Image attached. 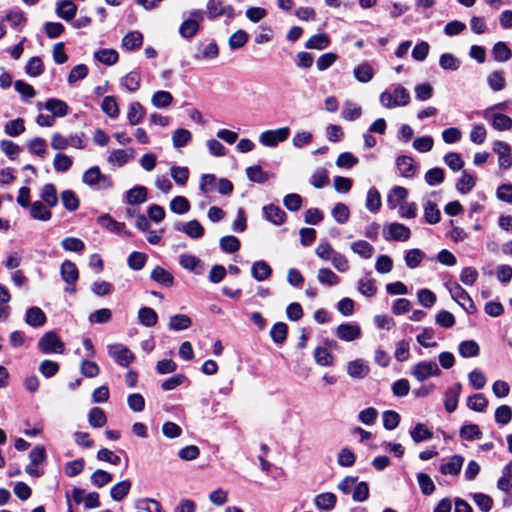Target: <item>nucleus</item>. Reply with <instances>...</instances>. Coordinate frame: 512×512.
<instances>
[{
    "label": "nucleus",
    "instance_id": "35",
    "mask_svg": "<svg viewBox=\"0 0 512 512\" xmlns=\"http://www.w3.org/2000/svg\"><path fill=\"white\" fill-rule=\"evenodd\" d=\"M362 115V108L358 104L346 101L343 105L341 116L347 121H354Z\"/></svg>",
    "mask_w": 512,
    "mask_h": 512
},
{
    "label": "nucleus",
    "instance_id": "15",
    "mask_svg": "<svg viewBox=\"0 0 512 512\" xmlns=\"http://www.w3.org/2000/svg\"><path fill=\"white\" fill-rule=\"evenodd\" d=\"M408 196V190L402 186H394L387 195V205L390 209H395L404 203Z\"/></svg>",
    "mask_w": 512,
    "mask_h": 512
},
{
    "label": "nucleus",
    "instance_id": "5",
    "mask_svg": "<svg viewBox=\"0 0 512 512\" xmlns=\"http://www.w3.org/2000/svg\"><path fill=\"white\" fill-rule=\"evenodd\" d=\"M411 374L418 381L423 382L432 376L440 375L441 370L435 361H421L413 366Z\"/></svg>",
    "mask_w": 512,
    "mask_h": 512
},
{
    "label": "nucleus",
    "instance_id": "27",
    "mask_svg": "<svg viewBox=\"0 0 512 512\" xmlns=\"http://www.w3.org/2000/svg\"><path fill=\"white\" fill-rule=\"evenodd\" d=\"M179 263L182 268L193 271L196 274L202 273V262L201 260L192 254H181L179 256Z\"/></svg>",
    "mask_w": 512,
    "mask_h": 512
},
{
    "label": "nucleus",
    "instance_id": "34",
    "mask_svg": "<svg viewBox=\"0 0 512 512\" xmlns=\"http://www.w3.org/2000/svg\"><path fill=\"white\" fill-rule=\"evenodd\" d=\"M42 202L46 203L49 207H55L58 204L57 190L54 184H45L40 194Z\"/></svg>",
    "mask_w": 512,
    "mask_h": 512
},
{
    "label": "nucleus",
    "instance_id": "64",
    "mask_svg": "<svg viewBox=\"0 0 512 512\" xmlns=\"http://www.w3.org/2000/svg\"><path fill=\"white\" fill-rule=\"evenodd\" d=\"M444 163L454 172L464 167V161L459 153L449 152L443 158Z\"/></svg>",
    "mask_w": 512,
    "mask_h": 512
},
{
    "label": "nucleus",
    "instance_id": "25",
    "mask_svg": "<svg viewBox=\"0 0 512 512\" xmlns=\"http://www.w3.org/2000/svg\"><path fill=\"white\" fill-rule=\"evenodd\" d=\"M251 274L255 280L264 281L271 276L272 269L266 261L259 260L252 264Z\"/></svg>",
    "mask_w": 512,
    "mask_h": 512
},
{
    "label": "nucleus",
    "instance_id": "11",
    "mask_svg": "<svg viewBox=\"0 0 512 512\" xmlns=\"http://www.w3.org/2000/svg\"><path fill=\"white\" fill-rule=\"evenodd\" d=\"M175 230L185 233L192 239H199L204 235V228L198 220H191L186 223L177 222L174 225Z\"/></svg>",
    "mask_w": 512,
    "mask_h": 512
},
{
    "label": "nucleus",
    "instance_id": "46",
    "mask_svg": "<svg viewBox=\"0 0 512 512\" xmlns=\"http://www.w3.org/2000/svg\"><path fill=\"white\" fill-rule=\"evenodd\" d=\"M493 57L498 62H506L511 59L512 52L505 42H497L492 49Z\"/></svg>",
    "mask_w": 512,
    "mask_h": 512
},
{
    "label": "nucleus",
    "instance_id": "53",
    "mask_svg": "<svg viewBox=\"0 0 512 512\" xmlns=\"http://www.w3.org/2000/svg\"><path fill=\"white\" fill-rule=\"evenodd\" d=\"M27 149L29 153L43 158L46 155L47 144L43 138L35 137L27 143Z\"/></svg>",
    "mask_w": 512,
    "mask_h": 512
},
{
    "label": "nucleus",
    "instance_id": "44",
    "mask_svg": "<svg viewBox=\"0 0 512 512\" xmlns=\"http://www.w3.org/2000/svg\"><path fill=\"white\" fill-rule=\"evenodd\" d=\"M151 102L156 108L163 109L172 104L173 96L168 91H157L152 95Z\"/></svg>",
    "mask_w": 512,
    "mask_h": 512
},
{
    "label": "nucleus",
    "instance_id": "19",
    "mask_svg": "<svg viewBox=\"0 0 512 512\" xmlns=\"http://www.w3.org/2000/svg\"><path fill=\"white\" fill-rule=\"evenodd\" d=\"M60 274L63 279V281L68 285H74L78 278H79V272L75 265L70 260H65L60 267Z\"/></svg>",
    "mask_w": 512,
    "mask_h": 512
},
{
    "label": "nucleus",
    "instance_id": "49",
    "mask_svg": "<svg viewBox=\"0 0 512 512\" xmlns=\"http://www.w3.org/2000/svg\"><path fill=\"white\" fill-rule=\"evenodd\" d=\"M475 183L476 181L474 176L467 171H463L456 184V188L460 193L467 194L473 189Z\"/></svg>",
    "mask_w": 512,
    "mask_h": 512
},
{
    "label": "nucleus",
    "instance_id": "48",
    "mask_svg": "<svg viewBox=\"0 0 512 512\" xmlns=\"http://www.w3.org/2000/svg\"><path fill=\"white\" fill-rule=\"evenodd\" d=\"M141 82V75L137 71H131L121 79V84L129 92H135L139 89Z\"/></svg>",
    "mask_w": 512,
    "mask_h": 512
},
{
    "label": "nucleus",
    "instance_id": "7",
    "mask_svg": "<svg viewBox=\"0 0 512 512\" xmlns=\"http://www.w3.org/2000/svg\"><path fill=\"white\" fill-rule=\"evenodd\" d=\"M482 116L495 130L506 131L512 128L511 117L502 113H495L493 112V108L485 109Z\"/></svg>",
    "mask_w": 512,
    "mask_h": 512
},
{
    "label": "nucleus",
    "instance_id": "23",
    "mask_svg": "<svg viewBox=\"0 0 512 512\" xmlns=\"http://www.w3.org/2000/svg\"><path fill=\"white\" fill-rule=\"evenodd\" d=\"M97 223L100 226L109 230L110 232L117 234L124 232L128 236L130 235V233L125 231V224L123 222H118L114 220L109 214H105L98 217Z\"/></svg>",
    "mask_w": 512,
    "mask_h": 512
},
{
    "label": "nucleus",
    "instance_id": "10",
    "mask_svg": "<svg viewBox=\"0 0 512 512\" xmlns=\"http://www.w3.org/2000/svg\"><path fill=\"white\" fill-rule=\"evenodd\" d=\"M207 11L210 19L219 16H226L227 18L234 17V8L231 5H226L221 0H208Z\"/></svg>",
    "mask_w": 512,
    "mask_h": 512
},
{
    "label": "nucleus",
    "instance_id": "58",
    "mask_svg": "<svg viewBox=\"0 0 512 512\" xmlns=\"http://www.w3.org/2000/svg\"><path fill=\"white\" fill-rule=\"evenodd\" d=\"M317 279L319 283L328 286L337 285L340 281L339 277L329 268L319 269Z\"/></svg>",
    "mask_w": 512,
    "mask_h": 512
},
{
    "label": "nucleus",
    "instance_id": "36",
    "mask_svg": "<svg viewBox=\"0 0 512 512\" xmlns=\"http://www.w3.org/2000/svg\"><path fill=\"white\" fill-rule=\"evenodd\" d=\"M354 77L362 83L370 82L374 77V70L368 63H362L354 68Z\"/></svg>",
    "mask_w": 512,
    "mask_h": 512
},
{
    "label": "nucleus",
    "instance_id": "59",
    "mask_svg": "<svg viewBox=\"0 0 512 512\" xmlns=\"http://www.w3.org/2000/svg\"><path fill=\"white\" fill-rule=\"evenodd\" d=\"M460 437L467 441H473L482 437V432L476 424H466L460 429Z\"/></svg>",
    "mask_w": 512,
    "mask_h": 512
},
{
    "label": "nucleus",
    "instance_id": "33",
    "mask_svg": "<svg viewBox=\"0 0 512 512\" xmlns=\"http://www.w3.org/2000/svg\"><path fill=\"white\" fill-rule=\"evenodd\" d=\"M45 108L50 111L54 117H64L68 113L67 103L60 99H48L45 103Z\"/></svg>",
    "mask_w": 512,
    "mask_h": 512
},
{
    "label": "nucleus",
    "instance_id": "63",
    "mask_svg": "<svg viewBox=\"0 0 512 512\" xmlns=\"http://www.w3.org/2000/svg\"><path fill=\"white\" fill-rule=\"evenodd\" d=\"M332 216L337 223L345 224L350 217L348 206L341 202L337 203L332 209Z\"/></svg>",
    "mask_w": 512,
    "mask_h": 512
},
{
    "label": "nucleus",
    "instance_id": "39",
    "mask_svg": "<svg viewBox=\"0 0 512 512\" xmlns=\"http://www.w3.org/2000/svg\"><path fill=\"white\" fill-rule=\"evenodd\" d=\"M143 42V35L139 31H131L122 39V47L126 50L139 48Z\"/></svg>",
    "mask_w": 512,
    "mask_h": 512
},
{
    "label": "nucleus",
    "instance_id": "24",
    "mask_svg": "<svg viewBox=\"0 0 512 512\" xmlns=\"http://www.w3.org/2000/svg\"><path fill=\"white\" fill-rule=\"evenodd\" d=\"M464 463V458L461 455H453L449 461L440 465L439 470L444 475H458Z\"/></svg>",
    "mask_w": 512,
    "mask_h": 512
},
{
    "label": "nucleus",
    "instance_id": "14",
    "mask_svg": "<svg viewBox=\"0 0 512 512\" xmlns=\"http://www.w3.org/2000/svg\"><path fill=\"white\" fill-rule=\"evenodd\" d=\"M447 287L449 289L451 297L456 302H458L461 305V303L466 301V302L470 303V308L471 309H469V310L470 311H476V307H475V305L473 303V300L471 299L470 295L458 283H456V282L448 283Z\"/></svg>",
    "mask_w": 512,
    "mask_h": 512
},
{
    "label": "nucleus",
    "instance_id": "31",
    "mask_svg": "<svg viewBox=\"0 0 512 512\" xmlns=\"http://www.w3.org/2000/svg\"><path fill=\"white\" fill-rule=\"evenodd\" d=\"M30 215L35 220L48 221L52 217L51 211L42 201H35L30 205Z\"/></svg>",
    "mask_w": 512,
    "mask_h": 512
},
{
    "label": "nucleus",
    "instance_id": "47",
    "mask_svg": "<svg viewBox=\"0 0 512 512\" xmlns=\"http://www.w3.org/2000/svg\"><path fill=\"white\" fill-rule=\"evenodd\" d=\"M192 139V134L189 130L179 128L173 132L172 142L176 149L182 148L188 144Z\"/></svg>",
    "mask_w": 512,
    "mask_h": 512
},
{
    "label": "nucleus",
    "instance_id": "61",
    "mask_svg": "<svg viewBox=\"0 0 512 512\" xmlns=\"http://www.w3.org/2000/svg\"><path fill=\"white\" fill-rule=\"evenodd\" d=\"M218 181L214 174H203L200 179L199 189L203 194H208L217 189Z\"/></svg>",
    "mask_w": 512,
    "mask_h": 512
},
{
    "label": "nucleus",
    "instance_id": "28",
    "mask_svg": "<svg viewBox=\"0 0 512 512\" xmlns=\"http://www.w3.org/2000/svg\"><path fill=\"white\" fill-rule=\"evenodd\" d=\"M151 279H153L158 284L170 287L174 283L173 275L166 269L161 266H156L150 274Z\"/></svg>",
    "mask_w": 512,
    "mask_h": 512
},
{
    "label": "nucleus",
    "instance_id": "12",
    "mask_svg": "<svg viewBox=\"0 0 512 512\" xmlns=\"http://www.w3.org/2000/svg\"><path fill=\"white\" fill-rule=\"evenodd\" d=\"M462 391V384L455 383L449 387L444 394V406L448 413H452L457 409L458 400Z\"/></svg>",
    "mask_w": 512,
    "mask_h": 512
},
{
    "label": "nucleus",
    "instance_id": "4",
    "mask_svg": "<svg viewBox=\"0 0 512 512\" xmlns=\"http://www.w3.org/2000/svg\"><path fill=\"white\" fill-rule=\"evenodd\" d=\"M290 135L288 127H281L275 130H266L259 136V142L265 147H276L279 143L284 142Z\"/></svg>",
    "mask_w": 512,
    "mask_h": 512
},
{
    "label": "nucleus",
    "instance_id": "56",
    "mask_svg": "<svg viewBox=\"0 0 512 512\" xmlns=\"http://www.w3.org/2000/svg\"><path fill=\"white\" fill-rule=\"evenodd\" d=\"M219 55V49L216 43L212 42L203 48H199L198 52L194 54V59H215Z\"/></svg>",
    "mask_w": 512,
    "mask_h": 512
},
{
    "label": "nucleus",
    "instance_id": "50",
    "mask_svg": "<svg viewBox=\"0 0 512 512\" xmlns=\"http://www.w3.org/2000/svg\"><path fill=\"white\" fill-rule=\"evenodd\" d=\"M88 422L94 428H101L107 422L104 411L99 407H94L89 411Z\"/></svg>",
    "mask_w": 512,
    "mask_h": 512
},
{
    "label": "nucleus",
    "instance_id": "16",
    "mask_svg": "<svg viewBox=\"0 0 512 512\" xmlns=\"http://www.w3.org/2000/svg\"><path fill=\"white\" fill-rule=\"evenodd\" d=\"M337 497L332 492L318 494L314 498V505L320 511H331L335 508Z\"/></svg>",
    "mask_w": 512,
    "mask_h": 512
},
{
    "label": "nucleus",
    "instance_id": "17",
    "mask_svg": "<svg viewBox=\"0 0 512 512\" xmlns=\"http://www.w3.org/2000/svg\"><path fill=\"white\" fill-rule=\"evenodd\" d=\"M264 218L274 225H281L286 220V213L279 207L269 204L263 207Z\"/></svg>",
    "mask_w": 512,
    "mask_h": 512
},
{
    "label": "nucleus",
    "instance_id": "57",
    "mask_svg": "<svg viewBox=\"0 0 512 512\" xmlns=\"http://www.w3.org/2000/svg\"><path fill=\"white\" fill-rule=\"evenodd\" d=\"M102 111L110 118L115 119L119 116V107L113 96H106L101 104Z\"/></svg>",
    "mask_w": 512,
    "mask_h": 512
},
{
    "label": "nucleus",
    "instance_id": "40",
    "mask_svg": "<svg viewBox=\"0 0 512 512\" xmlns=\"http://www.w3.org/2000/svg\"><path fill=\"white\" fill-rule=\"evenodd\" d=\"M131 485L132 484L130 480H123L115 484L110 490L112 499L115 501L123 500L129 493Z\"/></svg>",
    "mask_w": 512,
    "mask_h": 512
},
{
    "label": "nucleus",
    "instance_id": "43",
    "mask_svg": "<svg viewBox=\"0 0 512 512\" xmlns=\"http://www.w3.org/2000/svg\"><path fill=\"white\" fill-rule=\"evenodd\" d=\"M410 436L414 442L419 443L430 440L433 437V433L424 424L417 423L414 428L410 430Z\"/></svg>",
    "mask_w": 512,
    "mask_h": 512
},
{
    "label": "nucleus",
    "instance_id": "52",
    "mask_svg": "<svg viewBox=\"0 0 512 512\" xmlns=\"http://www.w3.org/2000/svg\"><path fill=\"white\" fill-rule=\"evenodd\" d=\"M424 258V253L417 248L410 249L405 253L404 261L408 268H417Z\"/></svg>",
    "mask_w": 512,
    "mask_h": 512
},
{
    "label": "nucleus",
    "instance_id": "21",
    "mask_svg": "<svg viewBox=\"0 0 512 512\" xmlns=\"http://www.w3.org/2000/svg\"><path fill=\"white\" fill-rule=\"evenodd\" d=\"M77 13V6L70 0H59L56 3V14L65 21H71Z\"/></svg>",
    "mask_w": 512,
    "mask_h": 512
},
{
    "label": "nucleus",
    "instance_id": "45",
    "mask_svg": "<svg viewBox=\"0 0 512 512\" xmlns=\"http://www.w3.org/2000/svg\"><path fill=\"white\" fill-rule=\"evenodd\" d=\"M191 326V319L185 314H176L170 317L168 327L170 330L181 331Z\"/></svg>",
    "mask_w": 512,
    "mask_h": 512
},
{
    "label": "nucleus",
    "instance_id": "32",
    "mask_svg": "<svg viewBox=\"0 0 512 512\" xmlns=\"http://www.w3.org/2000/svg\"><path fill=\"white\" fill-rule=\"evenodd\" d=\"M382 205L381 195L377 188L371 187L366 196L365 207L372 213L379 212Z\"/></svg>",
    "mask_w": 512,
    "mask_h": 512
},
{
    "label": "nucleus",
    "instance_id": "60",
    "mask_svg": "<svg viewBox=\"0 0 512 512\" xmlns=\"http://www.w3.org/2000/svg\"><path fill=\"white\" fill-rule=\"evenodd\" d=\"M458 351L464 358L475 357L479 354V345L474 340H466L459 344Z\"/></svg>",
    "mask_w": 512,
    "mask_h": 512
},
{
    "label": "nucleus",
    "instance_id": "1",
    "mask_svg": "<svg viewBox=\"0 0 512 512\" xmlns=\"http://www.w3.org/2000/svg\"><path fill=\"white\" fill-rule=\"evenodd\" d=\"M380 103L388 109L406 106L410 103V94L405 87L396 84L390 90H385L381 93Z\"/></svg>",
    "mask_w": 512,
    "mask_h": 512
},
{
    "label": "nucleus",
    "instance_id": "54",
    "mask_svg": "<svg viewBox=\"0 0 512 512\" xmlns=\"http://www.w3.org/2000/svg\"><path fill=\"white\" fill-rule=\"evenodd\" d=\"M487 406H488V400L481 393H477L472 396H469L467 399V407L473 411L483 412Z\"/></svg>",
    "mask_w": 512,
    "mask_h": 512
},
{
    "label": "nucleus",
    "instance_id": "26",
    "mask_svg": "<svg viewBox=\"0 0 512 512\" xmlns=\"http://www.w3.org/2000/svg\"><path fill=\"white\" fill-rule=\"evenodd\" d=\"M424 218L429 224H437L441 220V212L435 202L426 199L423 202Z\"/></svg>",
    "mask_w": 512,
    "mask_h": 512
},
{
    "label": "nucleus",
    "instance_id": "42",
    "mask_svg": "<svg viewBox=\"0 0 512 512\" xmlns=\"http://www.w3.org/2000/svg\"><path fill=\"white\" fill-rule=\"evenodd\" d=\"M138 318L142 325L145 327H153L156 325L158 316L157 313L150 307H142L138 311Z\"/></svg>",
    "mask_w": 512,
    "mask_h": 512
},
{
    "label": "nucleus",
    "instance_id": "51",
    "mask_svg": "<svg viewBox=\"0 0 512 512\" xmlns=\"http://www.w3.org/2000/svg\"><path fill=\"white\" fill-rule=\"evenodd\" d=\"M330 44L329 37L326 34H315L311 36L305 44L307 49L323 50Z\"/></svg>",
    "mask_w": 512,
    "mask_h": 512
},
{
    "label": "nucleus",
    "instance_id": "3",
    "mask_svg": "<svg viewBox=\"0 0 512 512\" xmlns=\"http://www.w3.org/2000/svg\"><path fill=\"white\" fill-rule=\"evenodd\" d=\"M108 355L120 366L127 367L135 359L134 354L128 347L121 343L107 346Z\"/></svg>",
    "mask_w": 512,
    "mask_h": 512
},
{
    "label": "nucleus",
    "instance_id": "62",
    "mask_svg": "<svg viewBox=\"0 0 512 512\" xmlns=\"http://www.w3.org/2000/svg\"><path fill=\"white\" fill-rule=\"evenodd\" d=\"M246 174L249 180L255 183H264L269 178L268 172L264 171L258 165L248 167Z\"/></svg>",
    "mask_w": 512,
    "mask_h": 512
},
{
    "label": "nucleus",
    "instance_id": "29",
    "mask_svg": "<svg viewBox=\"0 0 512 512\" xmlns=\"http://www.w3.org/2000/svg\"><path fill=\"white\" fill-rule=\"evenodd\" d=\"M397 168L402 177L412 178L415 174L416 166L414 160L409 156H400L396 160Z\"/></svg>",
    "mask_w": 512,
    "mask_h": 512
},
{
    "label": "nucleus",
    "instance_id": "55",
    "mask_svg": "<svg viewBox=\"0 0 512 512\" xmlns=\"http://www.w3.org/2000/svg\"><path fill=\"white\" fill-rule=\"evenodd\" d=\"M487 83L491 90L501 91L506 86V80L501 71H493L487 77Z\"/></svg>",
    "mask_w": 512,
    "mask_h": 512
},
{
    "label": "nucleus",
    "instance_id": "6",
    "mask_svg": "<svg viewBox=\"0 0 512 512\" xmlns=\"http://www.w3.org/2000/svg\"><path fill=\"white\" fill-rule=\"evenodd\" d=\"M411 236L410 229L404 224L394 222L385 225L383 228V237L387 241H407Z\"/></svg>",
    "mask_w": 512,
    "mask_h": 512
},
{
    "label": "nucleus",
    "instance_id": "30",
    "mask_svg": "<svg viewBox=\"0 0 512 512\" xmlns=\"http://www.w3.org/2000/svg\"><path fill=\"white\" fill-rule=\"evenodd\" d=\"M147 200V188L135 186L126 192V201L130 205L142 204Z\"/></svg>",
    "mask_w": 512,
    "mask_h": 512
},
{
    "label": "nucleus",
    "instance_id": "41",
    "mask_svg": "<svg viewBox=\"0 0 512 512\" xmlns=\"http://www.w3.org/2000/svg\"><path fill=\"white\" fill-rule=\"evenodd\" d=\"M351 250L362 258L369 259L373 255L374 247L365 240H358L351 244Z\"/></svg>",
    "mask_w": 512,
    "mask_h": 512
},
{
    "label": "nucleus",
    "instance_id": "38",
    "mask_svg": "<svg viewBox=\"0 0 512 512\" xmlns=\"http://www.w3.org/2000/svg\"><path fill=\"white\" fill-rule=\"evenodd\" d=\"M94 58L105 65L111 66L118 61L119 55L114 49H101L94 53Z\"/></svg>",
    "mask_w": 512,
    "mask_h": 512
},
{
    "label": "nucleus",
    "instance_id": "22",
    "mask_svg": "<svg viewBox=\"0 0 512 512\" xmlns=\"http://www.w3.org/2000/svg\"><path fill=\"white\" fill-rule=\"evenodd\" d=\"M25 322L31 327H41L46 322V315L39 307H31L26 311Z\"/></svg>",
    "mask_w": 512,
    "mask_h": 512
},
{
    "label": "nucleus",
    "instance_id": "8",
    "mask_svg": "<svg viewBox=\"0 0 512 512\" xmlns=\"http://www.w3.org/2000/svg\"><path fill=\"white\" fill-rule=\"evenodd\" d=\"M82 180L83 183L91 187L100 184L101 188L107 189L112 186L111 179L102 174L98 166H93L86 170L83 174Z\"/></svg>",
    "mask_w": 512,
    "mask_h": 512
},
{
    "label": "nucleus",
    "instance_id": "18",
    "mask_svg": "<svg viewBox=\"0 0 512 512\" xmlns=\"http://www.w3.org/2000/svg\"><path fill=\"white\" fill-rule=\"evenodd\" d=\"M369 372V366L362 359H356L347 364V373L352 378L363 379Z\"/></svg>",
    "mask_w": 512,
    "mask_h": 512
},
{
    "label": "nucleus",
    "instance_id": "37",
    "mask_svg": "<svg viewBox=\"0 0 512 512\" xmlns=\"http://www.w3.org/2000/svg\"><path fill=\"white\" fill-rule=\"evenodd\" d=\"M145 115V110L139 102H133L129 105L127 119L131 125L139 124Z\"/></svg>",
    "mask_w": 512,
    "mask_h": 512
},
{
    "label": "nucleus",
    "instance_id": "13",
    "mask_svg": "<svg viewBox=\"0 0 512 512\" xmlns=\"http://www.w3.org/2000/svg\"><path fill=\"white\" fill-rule=\"evenodd\" d=\"M336 336L340 340L350 342L361 337V328L357 324H340L336 329Z\"/></svg>",
    "mask_w": 512,
    "mask_h": 512
},
{
    "label": "nucleus",
    "instance_id": "9",
    "mask_svg": "<svg viewBox=\"0 0 512 512\" xmlns=\"http://www.w3.org/2000/svg\"><path fill=\"white\" fill-rule=\"evenodd\" d=\"M492 149L498 155V165L501 169L507 170L512 167V149L508 143L495 141Z\"/></svg>",
    "mask_w": 512,
    "mask_h": 512
},
{
    "label": "nucleus",
    "instance_id": "2",
    "mask_svg": "<svg viewBox=\"0 0 512 512\" xmlns=\"http://www.w3.org/2000/svg\"><path fill=\"white\" fill-rule=\"evenodd\" d=\"M37 347L43 354H63L65 351L64 343L54 331L46 332L39 339Z\"/></svg>",
    "mask_w": 512,
    "mask_h": 512
},
{
    "label": "nucleus",
    "instance_id": "20",
    "mask_svg": "<svg viewBox=\"0 0 512 512\" xmlns=\"http://www.w3.org/2000/svg\"><path fill=\"white\" fill-rule=\"evenodd\" d=\"M133 153H134V150L132 148H129L127 150L115 149L110 152L107 161L109 162V164H111L113 166L122 167L130 159L133 158Z\"/></svg>",
    "mask_w": 512,
    "mask_h": 512
}]
</instances>
